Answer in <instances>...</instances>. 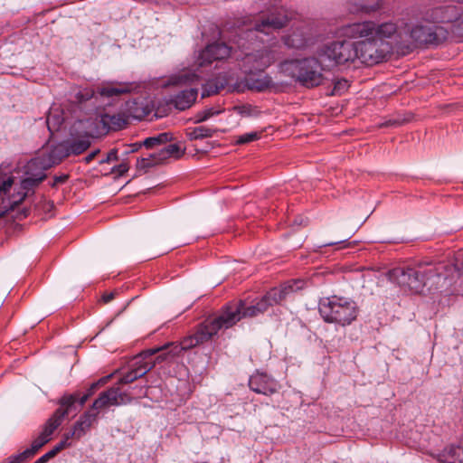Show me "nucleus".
Here are the masks:
<instances>
[{
    "label": "nucleus",
    "mask_w": 463,
    "mask_h": 463,
    "mask_svg": "<svg viewBox=\"0 0 463 463\" xmlns=\"http://www.w3.org/2000/svg\"><path fill=\"white\" fill-rule=\"evenodd\" d=\"M392 51L390 43L373 36L357 43L334 41L317 48L319 58L328 65H343L359 60L367 66H373L383 61Z\"/></svg>",
    "instance_id": "f257e3e1"
},
{
    "label": "nucleus",
    "mask_w": 463,
    "mask_h": 463,
    "mask_svg": "<svg viewBox=\"0 0 463 463\" xmlns=\"http://www.w3.org/2000/svg\"><path fill=\"white\" fill-rule=\"evenodd\" d=\"M391 282L404 291L420 293L428 281L439 278L440 273L432 263L419 262L413 266L397 267L387 273Z\"/></svg>",
    "instance_id": "f03ea898"
},
{
    "label": "nucleus",
    "mask_w": 463,
    "mask_h": 463,
    "mask_svg": "<svg viewBox=\"0 0 463 463\" xmlns=\"http://www.w3.org/2000/svg\"><path fill=\"white\" fill-rule=\"evenodd\" d=\"M316 54L317 57L285 61L280 64L281 71L307 88L317 87L324 80L322 71L335 65L324 62L317 51Z\"/></svg>",
    "instance_id": "7ed1b4c3"
},
{
    "label": "nucleus",
    "mask_w": 463,
    "mask_h": 463,
    "mask_svg": "<svg viewBox=\"0 0 463 463\" xmlns=\"http://www.w3.org/2000/svg\"><path fill=\"white\" fill-rule=\"evenodd\" d=\"M318 310L324 321L343 326L350 325L358 315V307L354 300L336 296L321 300Z\"/></svg>",
    "instance_id": "20e7f679"
},
{
    "label": "nucleus",
    "mask_w": 463,
    "mask_h": 463,
    "mask_svg": "<svg viewBox=\"0 0 463 463\" xmlns=\"http://www.w3.org/2000/svg\"><path fill=\"white\" fill-rule=\"evenodd\" d=\"M403 33L398 34V43L402 49H411L413 43L435 44L441 43L447 38V31L440 26L426 27L421 24L410 25L403 24Z\"/></svg>",
    "instance_id": "39448f33"
},
{
    "label": "nucleus",
    "mask_w": 463,
    "mask_h": 463,
    "mask_svg": "<svg viewBox=\"0 0 463 463\" xmlns=\"http://www.w3.org/2000/svg\"><path fill=\"white\" fill-rule=\"evenodd\" d=\"M135 89L136 85L130 82H104L98 86L96 90L91 89L80 90L74 95L73 101L78 104H82L94 98L95 95L115 99L120 95L130 93Z\"/></svg>",
    "instance_id": "423d86ee"
},
{
    "label": "nucleus",
    "mask_w": 463,
    "mask_h": 463,
    "mask_svg": "<svg viewBox=\"0 0 463 463\" xmlns=\"http://www.w3.org/2000/svg\"><path fill=\"white\" fill-rule=\"evenodd\" d=\"M289 21V16L286 9L282 7L274 8L268 13L262 14L256 20L253 28L248 29L243 33L247 38L250 37L255 32L269 34L274 31L285 27Z\"/></svg>",
    "instance_id": "0eeeda50"
},
{
    "label": "nucleus",
    "mask_w": 463,
    "mask_h": 463,
    "mask_svg": "<svg viewBox=\"0 0 463 463\" xmlns=\"http://www.w3.org/2000/svg\"><path fill=\"white\" fill-rule=\"evenodd\" d=\"M278 59L279 56L276 52L267 48L244 53L243 56H236V60L241 61V68L245 74L263 72Z\"/></svg>",
    "instance_id": "6e6552de"
},
{
    "label": "nucleus",
    "mask_w": 463,
    "mask_h": 463,
    "mask_svg": "<svg viewBox=\"0 0 463 463\" xmlns=\"http://www.w3.org/2000/svg\"><path fill=\"white\" fill-rule=\"evenodd\" d=\"M78 397V393H64L59 399L58 404L60 407L47 420L41 431L45 437L52 439V435L61 426L64 418L70 413L77 411L76 401Z\"/></svg>",
    "instance_id": "1a4fd4ad"
},
{
    "label": "nucleus",
    "mask_w": 463,
    "mask_h": 463,
    "mask_svg": "<svg viewBox=\"0 0 463 463\" xmlns=\"http://www.w3.org/2000/svg\"><path fill=\"white\" fill-rule=\"evenodd\" d=\"M460 10L456 5H439L428 7L422 13V19L429 23H453L458 22L459 33L463 35V19L459 20Z\"/></svg>",
    "instance_id": "9d476101"
},
{
    "label": "nucleus",
    "mask_w": 463,
    "mask_h": 463,
    "mask_svg": "<svg viewBox=\"0 0 463 463\" xmlns=\"http://www.w3.org/2000/svg\"><path fill=\"white\" fill-rule=\"evenodd\" d=\"M269 307V304H267L266 300L262 297L256 303L249 306L244 300H240L239 302L227 304L222 307V309L225 313V317L233 318L234 317L235 325L244 317H255L265 313Z\"/></svg>",
    "instance_id": "9b49d317"
},
{
    "label": "nucleus",
    "mask_w": 463,
    "mask_h": 463,
    "mask_svg": "<svg viewBox=\"0 0 463 463\" xmlns=\"http://www.w3.org/2000/svg\"><path fill=\"white\" fill-rule=\"evenodd\" d=\"M234 326V317H225V313L222 308V311L218 317L213 319L205 320L196 329L194 333L195 344H203L209 341L212 337L219 332L221 329H228Z\"/></svg>",
    "instance_id": "f8f14e48"
},
{
    "label": "nucleus",
    "mask_w": 463,
    "mask_h": 463,
    "mask_svg": "<svg viewBox=\"0 0 463 463\" xmlns=\"http://www.w3.org/2000/svg\"><path fill=\"white\" fill-rule=\"evenodd\" d=\"M95 123L87 130V134L92 137H99L107 134L109 130H118L128 124L127 118L120 113L102 114L99 118H90Z\"/></svg>",
    "instance_id": "ddd939ff"
},
{
    "label": "nucleus",
    "mask_w": 463,
    "mask_h": 463,
    "mask_svg": "<svg viewBox=\"0 0 463 463\" xmlns=\"http://www.w3.org/2000/svg\"><path fill=\"white\" fill-rule=\"evenodd\" d=\"M94 123L95 122L91 119H80L74 124L73 129L80 131V136L65 140L70 156H78L90 146L91 143L90 138L93 137L88 135L86 132Z\"/></svg>",
    "instance_id": "4468645a"
},
{
    "label": "nucleus",
    "mask_w": 463,
    "mask_h": 463,
    "mask_svg": "<svg viewBox=\"0 0 463 463\" xmlns=\"http://www.w3.org/2000/svg\"><path fill=\"white\" fill-rule=\"evenodd\" d=\"M44 171H46V169H43L42 167L30 169L29 163L27 164L25 173L28 176L21 181V189L23 191L12 196L11 209H14L16 205L21 203L27 197L28 193L46 178Z\"/></svg>",
    "instance_id": "2eb2a0df"
},
{
    "label": "nucleus",
    "mask_w": 463,
    "mask_h": 463,
    "mask_svg": "<svg viewBox=\"0 0 463 463\" xmlns=\"http://www.w3.org/2000/svg\"><path fill=\"white\" fill-rule=\"evenodd\" d=\"M68 147L65 140L54 146L48 155L37 156L29 161V168L42 167L43 169H49L52 166L58 165L62 159L70 156Z\"/></svg>",
    "instance_id": "dca6fc26"
},
{
    "label": "nucleus",
    "mask_w": 463,
    "mask_h": 463,
    "mask_svg": "<svg viewBox=\"0 0 463 463\" xmlns=\"http://www.w3.org/2000/svg\"><path fill=\"white\" fill-rule=\"evenodd\" d=\"M232 47L224 43H213L208 44L199 54L198 64L204 66L211 64L213 61L223 60L231 56Z\"/></svg>",
    "instance_id": "f3484780"
},
{
    "label": "nucleus",
    "mask_w": 463,
    "mask_h": 463,
    "mask_svg": "<svg viewBox=\"0 0 463 463\" xmlns=\"http://www.w3.org/2000/svg\"><path fill=\"white\" fill-rule=\"evenodd\" d=\"M403 24H406V22H404L403 20L401 21L399 24L392 22H386L381 24H376L373 22V31H372L371 37L373 36L375 37V39L381 41H385V39L391 38L392 39L393 43L397 48L402 49V44L398 43V39H400L398 37V34H400V33L404 32Z\"/></svg>",
    "instance_id": "a211bd4d"
},
{
    "label": "nucleus",
    "mask_w": 463,
    "mask_h": 463,
    "mask_svg": "<svg viewBox=\"0 0 463 463\" xmlns=\"http://www.w3.org/2000/svg\"><path fill=\"white\" fill-rule=\"evenodd\" d=\"M142 352L136 357V362L134 363V368L130 371L124 373L118 382V385L121 384H129L135 382L137 379L145 376L148 372H150L155 367V363H149L146 359H149L151 356L146 357L141 355Z\"/></svg>",
    "instance_id": "6ab92c4d"
},
{
    "label": "nucleus",
    "mask_w": 463,
    "mask_h": 463,
    "mask_svg": "<svg viewBox=\"0 0 463 463\" xmlns=\"http://www.w3.org/2000/svg\"><path fill=\"white\" fill-rule=\"evenodd\" d=\"M302 284L303 281L301 280L289 281L281 285L279 288H271L263 296V298L266 300L267 304H269V307L275 305H279L290 293L300 289Z\"/></svg>",
    "instance_id": "aec40b11"
},
{
    "label": "nucleus",
    "mask_w": 463,
    "mask_h": 463,
    "mask_svg": "<svg viewBox=\"0 0 463 463\" xmlns=\"http://www.w3.org/2000/svg\"><path fill=\"white\" fill-rule=\"evenodd\" d=\"M249 387L256 393L271 395L278 390V383L266 373H255L249 380Z\"/></svg>",
    "instance_id": "412c9836"
},
{
    "label": "nucleus",
    "mask_w": 463,
    "mask_h": 463,
    "mask_svg": "<svg viewBox=\"0 0 463 463\" xmlns=\"http://www.w3.org/2000/svg\"><path fill=\"white\" fill-rule=\"evenodd\" d=\"M373 31V22L365 21L362 23L348 24L342 26L339 33L346 38H367L371 37Z\"/></svg>",
    "instance_id": "4be33fe9"
},
{
    "label": "nucleus",
    "mask_w": 463,
    "mask_h": 463,
    "mask_svg": "<svg viewBox=\"0 0 463 463\" xmlns=\"http://www.w3.org/2000/svg\"><path fill=\"white\" fill-rule=\"evenodd\" d=\"M119 396V386H113L99 393L93 402L91 410L99 413V410L109 406H118V397Z\"/></svg>",
    "instance_id": "5701e85b"
},
{
    "label": "nucleus",
    "mask_w": 463,
    "mask_h": 463,
    "mask_svg": "<svg viewBox=\"0 0 463 463\" xmlns=\"http://www.w3.org/2000/svg\"><path fill=\"white\" fill-rule=\"evenodd\" d=\"M244 83L249 90L256 91H265L274 86L271 78L263 72L246 74Z\"/></svg>",
    "instance_id": "b1692460"
},
{
    "label": "nucleus",
    "mask_w": 463,
    "mask_h": 463,
    "mask_svg": "<svg viewBox=\"0 0 463 463\" xmlns=\"http://www.w3.org/2000/svg\"><path fill=\"white\" fill-rule=\"evenodd\" d=\"M196 340L197 339L195 338V335L194 334L193 335L185 337L180 343V345L170 343V344L165 345L163 346H160L158 348H151V349L145 350V351L142 352L141 355H144L145 358L148 357V356H153L154 354H156V353L157 351H159V350H161L163 348H168L170 346H171L170 352H172L173 354H179L180 355L183 351L191 349V348L198 345L199 344H195Z\"/></svg>",
    "instance_id": "393cba45"
},
{
    "label": "nucleus",
    "mask_w": 463,
    "mask_h": 463,
    "mask_svg": "<svg viewBox=\"0 0 463 463\" xmlns=\"http://www.w3.org/2000/svg\"><path fill=\"white\" fill-rule=\"evenodd\" d=\"M50 440L51 438L45 437L41 432L39 436L33 440L30 448L24 449L23 452L10 456V458L14 463H23L33 458L39 451V449L47 444Z\"/></svg>",
    "instance_id": "a878e982"
},
{
    "label": "nucleus",
    "mask_w": 463,
    "mask_h": 463,
    "mask_svg": "<svg viewBox=\"0 0 463 463\" xmlns=\"http://www.w3.org/2000/svg\"><path fill=\"white\" fill-rule=\"evenodd\" d=\"M197 98L196 89H187L181 90L171 99V103L175 109L184 110L190 108Z\"/></svg>",
    "instance_id": "bb28decb"
},
{
    "label": "nucleus",
    "mask_w": 463,
    "mask_h": 463,
    "mask_svg": "<svg viewBox=\"0 0 463 463\" xmlns=\"http://www.w3.org/2000/svg\"><path fill=\"white\" fill-rule=\"evenodd\" d=\"M440 463H463V448L458 445H450L436 456Z\"/></svg>",
    "instance_id": "cd10ccee"
},
{
    "label": "nucleus",
    "mask_w": 463,
    "mask_h": 463,
    "mask_svg": "<svg viewBox=\"0 0 463 463\" xmlns=\"http://www.w3.org/2000/svg\"><path fill=\"white\" fill-rule=\"evenodd\" d=\"M98 412L90 411H85L74 423V433H77V439H80L90 430L91 425L97 420Z\"/></svg>",
    "instance_id": "c85d7f7f"
},
{
    "label": "nucleus",
    "mask_w": 463,
    "mask_h": 463,
    "mask_svg": "<svg viewBox=\"0 0 463 463\" xmlns=\"http://www.w3.org/2000/svg\"><path fill=\"white\" fill-rule=\"evenodd\" d=\"M64 122L63 111L59 108H52L49 110L46 118V124L49 131L54 133L60 129Z\"/></svg>",
    "instance_id": "c756f323"
},
{
    "label": "nucleus",
    "mask_w": 463,
    "mask_h": 463,
    "mask_svg": "<svg viewBox=\"0 0 463 463\" xmlns=\"http://www.w3.org/2000/svg\"><path fill=\"white\" fill-rule=\"evenodd\" d=\"M184 153V148H182L177 144H169L161 148L156 153V157L164 162L169 157L180 158Z\"/></svg>",
    "instance_id": "7c9ffc66"
},
{
    "label": "nucleus",
    "mask_w": 463,
    "mask_h": 463,
    "mask_svg": "<svg viewBox=\"0 0 463 463\" xmlns=\"http://www.w3.org/2000/svg\"><path fill=\"white\" fill-rule=\"evenodd\" d=\"M383 0H373L371 3L360 1L353 5V7L351 8V12L370 14L381 9L383 7Z\"/></svg>",
    "instance_id": "2f4dec72"
},
{
    "label": "nucleus",
    "mask_w": 463,
    "mask_h": 463,
    "mask_svg": "<svg viewBox=\"0 0 463 463\" xmlns=\"http://www.w3.org/2000/svg\"><path fill=\"white\" fill-rule=\"evenodd\" d=\"M110 377H111V375L102 377L99 380H98L97 382L92 383L90 385V387L88 388L87 392L85 394H83L82 396L80 395V392H76L75 393H78V395H79V397L76 401L77 408L78 407L81 408L85 404V402L88 401V399L90 396H92L100 386L104 385Z\"/></svg>",
    "instance_id": "473e14b6"
},
{
    "label": "nucleus",
    "mask_w": 463,
    "mask_h": 463,
    "mask_svg": "<svg viewBox=\"0 0 463 463\" xmlns=\"http://www.w3.org/2000/svg\"><path fill=\"white\" fill-rule=\"evenodd\" d=\"M216 129L205 126L190 128L186 130V136L190 140L203 139L213 137Z\"/></svg>",
    "instance_id": "72a5a7b5"
},
{
    "label": "nucleus",
    "mask_w": 463,
    "mask_h": 463,
    "mask_svg": "<svg viewBox=\"0 0 463 463\" xmlns=\"http://www.w3.org/2000/svg\"><path fill=\"white\" fill-rule=\"evenodd\" d=\"M173 138L172 134L169 132H163L154 137H149L143 141V146L148 149L157 147L171 141Z\"/></svg>",
    "instance_id": "f704fd0d"
},
{
    "label": "nucleus",
    "mask_w": 463,
    "mask_h": 463,
    "mask_svg": "<svg viewBox=\"0 0 463 463\" xmlns=\"http://www.w3.org/2000/svg\"><path fill=\"white\" fill-rule=\"evenodd\" d=\"M283 43L288 48L303 49L307 45V40L300 33H293L282 38Z\"/></svg>",
    "instance_id": "c9c22d12"
},
{
    "label": "nucleus",
    "mask_w": 463,
    "mask_h": 463,
    "mask_svg": "<svg viewBox=\"0 0 463 463\" xmlns=\"http://www.w3.org/2000/svg\"><path fill=\"white\" fill-rule=\"evenodd\" d=\"M222 112V109H216L214 107L206 108L203 110L198 111L193 118V120L195 124L202 123L203 121L208 120L212 117L217 116Z\"/></svg>",
    "instance_id": "e433bc0d"
},
{
    "label": "nucleus",
    "mask_w": 463,
    "mask_h": 463,
    "mask_svg": "<svg viewBox=\"0 0 463 463\" xmlns=\"http://www.w3.org/2000/svg\"><path fill=\"white\" fill-rule=\"evenodd\" d=\"M156 153L150 154L147 157H142L137 159V169L138 171L146 172L149 168L155 166L157 164L162 163L156 156Z\"/></svg>",
    "instance_id": "4c0bfd02"
},
{
    "label": "nucleus",
    "mask_w": 463,
    "mask_h": 463,
    "mask_svg": "<svg viewBox=\"0 0 463 463\" xmlns=\"http://www.w3.org/2000/svg\"><path fill=\"white\" fill-rule=\"evenodd\" d=\"M127 109L129 115L136 118H141L146 114L144 109L138 107V102L136 99L127 102Z\"/></svg>",
    "instance_id": "58836bf2"
},
{
    "label": "nucleus",
    "mask_w": 463,
    "mask_h": 463,
    "mask_svg": "<svg viewBox=\"0 0 463 463\" xmlns=\"http://www.w3.org/2000/svg\"><path fill=\"white\" fill-rule=\"evenodd\" d=\"M5 174L2 170V168L0 167V195L1 194H5L9 190L10 188L12 187L13 184H14V177L13 176H8L6 178H5Z\"/></svg>",
    "instance_id": "ea45409f"
},
{
    "label": "nucleus",
    "mask_w": 463,
    "mask_h": 463,
    "mask_svg": "<svg viewBox=\"0 0 463 463\" xmlns=\"http://www.w3.org/2000/svg\"><path fill=\"white\" fill-rule=\"evenodd\" d=\"M171 346L168 348H163L159 351H157L156 354L160 353L154 361H149L146 359L149 363H155L159 364L166 360H170L175 356H178L179 354H173L172 352H170Z\"/></svg>",
    "instance_id": "a19ab883"
},
{
    "label": "nucleus",
    "mask_w": 463,
    "mask_h": 463,
    "mask_svg": "<svg viewBox=\"0 0 463 463\" xmlns=\"http://www.w3.org/2000/svg\"><path fill=\"white\" fill-rule=\"evenodd\" d=\"M260 137V134L257 131L246 133V134L239 136L237 137L236 143L239 145L247 144V143H250V142L259 139Z\"/></svg>",
    "instance_id": "79ce46f5"
},
{
    "label": "nucleus",
    "mask_w": 463,
    "mask_h": 463,
    "mask_svg": "<svg viewBox=\"0 0 463 463\" xmlns=\"http://www.w3.org/2000/svg\"><path fill=\"white\" fill-rule=\"evenodd\" d=\"M222 87H219L214 81H208L203 86L202 97L204 98L217 94Z\"/></svg>",
    "instance_id": "37998d69"
},
{
    "label": "nucleus",
    "mask_w": 463,
    "mask_h": 463,
    "mask_svg": "<svg viewBox=\"0 0 463 463\" xmlns=\"http://www.w3.org/2000/svg\"><path fill=\"white\" fill-rule=\"evenodd\" d=\"M118 406L122 404H128L134 400V396L128 390L121 391L119 389V396L118 397Z\"/></svg>",
    "instance_id": "c03bdc74"
},
{
    "label": "nucleus",
    "mask_w": 463,
    "mask_h": 463,
    "mask_svg": "<svg viewBox=\"0 0 463 463\" xmlns=\"http://www.w3.org/2000/svg\"><path fill=\"white\" fill-rule=\"evenodd\" d=\"M130 392L134 396V399L141 398L146 395L147 386L137 384L133 388H131Z\"/></svg>",
    "instance_id": "a18cd8bd"
},
{
    "label": "nucleus",
    "mask_w": 463,
    "mask_h": 463,
    "mask_svg": "<svg viewBox=\"0 0 463 463\" xmlns=\"http://www.w3.org/2000/svg\"><path fill=\"white\" fill-rule=\"evenodd\" d=\"M118 149L114 148V149H111L106 158L102 159L99 161V164H109L110 162H113V161H118Z\"/></svg>",
    "instance_id": "49530a36"
},
{
    "label": "nucleus",
    "mask_w": 463,
    "mask_h": 463,
    "mask_svg": "<svg viewBox=\"0 0 463 463\" xmlns=\"http://www.w3.org/2000/svg\"><path fill=\"white\" fill-rule=\"evenodd\" d=\"M404 122H406V119L404 118H394V119H389L383 123L381 124V127H399L402 126Z\"/></svg>",
    "instance_id": "de8ad7c7"
},
{
    "label": "nucleus",
    "mask_w": 463,
    "mask_h": 463,
    "mask_svg": "<svg viewBox=\"0 0 463 463\" xmlns=\"http://www.w3.org/2000/svg\"><path fill=\"white\" fill-rule=\"evenodd\" d=\"M128 168H129L128 165L127 163L123 162L118 165H115L112 168V172L118 174V175H123L125 173L128 172Z\"/></svg>",
    "instance_id": "09e8293b"
},
{
    "label": "nucleus",
    "mask_w": 463,
    "mask_h": 463,
    "mask_svg": "<svg viewBox=\"0 0 463 463\" xmlns=\"http://www.w3.org/2000/svg\"><path fill=\"white\" fill-rule=\"evenodd\" d=\"M234 110L241 116H250L251 115V107L250 106L234 107Z\"/></svg>",
    "instance_id": "8fccbe9b"
},
{
    "label": "nucleus",
    "mask_w": 463,
    "mask_h": 463,
    "mask_svg": "<svg viewBox=\"0 0 463 463\" xmlns=\"http://www.w3.org/2000/svg\"><path fill=\"white\" fill-rule=\"evenodd\" d=\"M68 175H55L53 177V182L52 183V187H56L58 184H63L68 179Z\"/></svg>",
    "instance_id": "3c124183"
},
{
    "label": "nucleus",
    "mask_w": 463,
    "mask_h": 463,
    "mask_svg": "<svg viewBox=\"0 0 463 463\" xmlns=\"http://www.w3.org/2000/svg\"><path fill=\"white\" fill-rule=\"evenodd\" d=\"M348 88V81L346 80H338L335 84L334 90L341 92Z\"/></svg>",
    "instance_id": "603ef678"
},
{
    "label": "nucleus",
    "mask_w": 463,
    "mask_h": 463,
    "mask_svg": "<svg viewBox=\"0 0 463 463\" xmlns=\"http://www.w3.org/2000/svg\"><path fill=\"white\" fill-rule=\"evenodd\" d=\"M143 146V142L142 143H134V144H130V145H128V149L125 151V154H130V153H134L136 151H137L141 146Z\"/></svg>",
    "instance_id": "864d4df0"
},
{
    "label": "nucleus",
    "mask_w": 463,
    "mask_h": 463,
    "mask_svg": "<svg viewBox=\"0 0 463 463\" xmlns=\"http://www.w3.org/2000/svg\"><path fill=\"white\" fill-rule=\"evenodd\" d=\"M70 446H71L70 442H67L66 440L61 439L59 443H57L53 447V449H55L57 450V452L59 453L60 451H61L62 449H64Z\"/></svg>",
    "instance_id": "5fc2aeb1"
},
{
    "label": "nucleus",
    "mask_w": 463,
    "mask_h": 463,
    "mask_svg": "<svg viewBox=\"0 0 463 463\" xmlns=\"http://www.w3.org/2000/svg\"><path fill=\"white\" fill-rule=\"evenodd\" d=\"M455 267L459 272L463 273V254L456 258Z\"/></svg>",
    "instance_id": "6e6d98bb"
},
{
    "label": "nucleus",
    "mask_w": 463,
    "mask_h": 463,
    "mask_svg": "<svg viewBox=\"0 0 463 463\" xmlns=\"http://www.w3.org/2000/svg\"><path fill=\"white\" fill-rule=\"evenodd\" d=\"M116 294H117V292H109V293L103 294L102 301L104 303L110 302L111 300H113L115 298Z\"/></svg>",
    "instance_id": "4d7b16f0"
},
{
    "label": "nucleus",
    "mask_w": 463,
    "mask_h": 463,
    "mask_svg": "<svg viewBox=\"0 0 463 463\" xmlns=\"http://www.w3.org/2000/svg\"><path fill=\"white\" fill-rule=\"evenodd\" d=\"M99 153V149H97V150H94L92 151L91 153H90L85 158H84V161L89 164L90 162H91L95 156Z\"/></svg>",
    "instance_id": "13d9d810"
},
{
    "label": "nucleus",
    "mask_w": 463,
    "mask_h": 463,
    "mask_svg": "<svg viewBox=\"0 0 463 463\" xmlns=\"http://www.w3.org/2000/svg\"><path fill=\"white\" fill-rule=\"evenodd\" d=\"M58 454L57 450L52 448L50 451L43 455L47 461H49L51 458H54Z\"/></svg>",
    "instance_id": "bf43d9fd"
},
{
    "label": "nucleus",
    "mask_w": 463,
    "mask_h": 463,
    "mask_svg": "<svg viewBox=\"0 0 463 463\" xmlns=\"http://www.w3.org/2000/svg\"><path fill=\"white\" fill-rule=\"evenodd\" d=\"M58 454L57 450L52 448L50 451L43 455L47 461H49L51 458H54Z\"/></svg>",
    "instance_id": "052dcab7"
},
{
    "label": "nucleus",
    "mask_w": 463,
    "mask_h": 463,
    "mask_svg": "<svg viewBox=\"0 0 463 463\" xmlns=\"http://www.w3.org/2000/svg\"><path fill=\"white\" fill-rule=\"evenodd\" d=\"M190 77L188 76V74H182L180 76H178V79L177 80H174L173 83L175 84H177V83H182V82H187L189 80Z\"/></svg>",
    "instance_id": "680f3d73"
},
{
    "label": "nucleus",
    "mask_w": 463,
    "mask_h": 463,
    "mask_svg": "<svg viewBox=\"0 0 463 463\" xmlns=\"http://www.w3.org/2000/svg\"><path fill=\"white\" fill-rule=\"evenodd\" d=\"M71 438L77 439V433H74L73 428L71 429V430H70L69 432L64 434L62 439L66 440L67 442H69V439H71Z\"/></svg>",
    "instance_id": "e2e57ef3"
},
{
    "label": "nucleus",
    "mask_w": 463,
    "mask_h": 463,
    "mask_svg": "<svg viewBox=\"0 0 463 463\" xmlns=\"http://www.w3.org/2000/svg\"><path fill=\"white\" fill-rule=\"evenodd\" d=\"M345 241L326 242V243L321 245V247L333 246V245L341 244V243H345Z\"/></svg>",
    "instance_id": "0e129e2a"
},
{
    "label": "nucleus",
    "mask_w": 463,
    "mask_h": 463,
    "mask_svg": "<svg viewBox=\"0 0 463 463\" xmlns=\"http://www.w3.org/2000/svg\"><path fill=\"white\" fill-rule=\"evenodd\" d=\"M52 208H53V203L52 202H45L44 203V209L45 210H51Z\"/></svg>",
    "instance_id": "69168bd1"
},
{
    "label": "nucleus",
    "mask_w": 463,
    "mask_h": 463,
    "mask_svg": "<svg viewBox=\"0 0 463 463\" xmlns=\"http://www.w3.org/2000/svg\"><path fill=\"white\" fill-rule=\"evenodd\" d=\"M48 461L45 459L43 456L40 457L38 459H36L33 463H47Z\"/></svg>",
    "instance_id": "338daca9"
},
{
    "label": "nucleus",
    "mask_w": 463,
    "mask_h": 463,
    "mask_svg": "<svg viewBox=\"0 0 463 463\" xmlns=\"http://www.w3.org/2000/svg\"><path fill=\"white\" fill-rule=\"evenodd\" d=\"M0 463H14V462L12 461V459L10 458V457H8V458H5V459H4L2 462H0Z\"/></svg>",
    "instance_id": "774afa93"
}]
</instances>
